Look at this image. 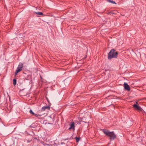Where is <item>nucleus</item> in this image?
Wrapping results in <instances>:
<instances>
[{"label": "nucleus", "instance_id": "f257e3e1", "mask_svg": "<svg viewBox=\"0 0 146 146\" xmlns=\"http://www.w3.org/2000/svg\"><path fill=\"white\" fill-rule=\"evenodd\" d=\"M118 54V52L114 49L111 50L108 54V58L110 59L112 58H117Z\"/></svg>", "mask_w": 146, "mask_h": 146}, {"label": "nucleus", "instance_id": "f03ea898", "mask_svg": "<svg viewBox=\"0 0 146 146\" xmlns=\"http://www.w3.org/2000/svg\"><path fill=\"white\" fill-rule=\"evenodd\" d=\"M103 132L105 134L110 137L111 140H113L116 138V135L113 132H111L109 131L104 129L103 130Z\"/></svg>", "mask_w": 146, "mask_h": 146}, {"label": "nucleus", "instance_id": "7ed1b4c3", "mask_svg": "<svg viewBox=\"0 0 146 146\" xmlns=\"http://www.w3.org/2000/svg\"><path fill=\"white\" fill-rule=\"evenodd\" d=\"M23 68V65L22 63H20L19 64L17 69L15 72V74L17 75L18 73L22 70Z\"/></svg>", "mask_w": 146, "mask_h": 146}, {"label": "nucleus", "instance_id": "20e7f679", "mask_svg": "<svg viewBox=\"0 0 146 146\" xmlns=\"http://www.w3.org/2000/svg\"><path fill=\"white\" fill-rule=\"evenodd\" d=\"M134 108L137 110L139 111H142V109L141 107L139 105H137L136 104H134L133 105Z\"/></svg>", "mask_w": 146, "mask_h": 146}, {"label": "nucleus", "instance_id": "39448f33", "mask_svg": "<svg viewBox=\"0 0 146 146\" xmlns=\"http://www.w3.org/2000/svg\"><path fill=\"white\" fill-rule=\"evenodd\" d=\"M70 125V127L69 128V130H70L72 129L74 130L75 129L74 123V122L71 123Z\"/></svg>", "mask_w": 146, "mask_h": 146}, {"label": "nucleus", "instance_id": "423d86ee", "mask_svg": "<svg viewBox=\"0 0 146 146\" xmlns=\"http://www.w3.org/2000/svg\"><path fill=\"white\" fill-rule=\"evenodd\" d=\"M124 86L125 89L128 91L130 90V88L129 86L126 83H124Z\"/></svg>", "mask_w": 146, "mask_h": 146}, {"label": "nucleus", "instance_id": "0eeeda50", "mask_svg": "<svg viewBox=\"0 0 146 146\" xmlns=\"http://www.w3.org/2000/svg\"><path fill=\"white\" fill-rule=\"evenodd\" d=\"M50 108V107L49 106H44L42 108V111H44L46 109L47 110H49Z\"/></svg>", "mask_w": 146, "mask_h": 146}, {"label": "nucleus", "instance_id": "6e6552de", "mask_svg": "<svg viewBox=\"0 0 146 146\" xmlns=\"http://www.w3.org/2000/svg\"><path fill=\"white\" fill-rule=\"evenodd\" d=\"M29 112L30 113L33 115H34L36 117H38V116L36 114H34V113H33V112L31 110H30L29 111Z\"/></svg>", "mask_w": 146, "mask_h": 146}, {"label": "nucleus", "instance_id": "1a4fd4ad", "mask_svg": "<svg viewBox=\"0 0 146 146\" xmlns=\"http://www.w3.org/2000/svg\"><path fill=\"white\" fill-rule=\"evenodd\" d=\"M108 2H110L113 4H116L115 3L114 1H112L111 0H107Z\"/></svg>", "mask_w": 146, "mask_h": 146}, {"label": "nucleus", "instance_id": "9d476101", "mask_svg": "<svg viewBox=\"0 0 146 146\" xmlns=\"http://www.w3.org/2000/svg\"><path fill=\"white\" fill-rule=\"evenodd\" d=\"M36 13L37 14L40 15H42L43 14L42 13V12H36Z\"/></svg>", "mask_w": 146, "mask_h": 146}, {"label": "nucleus", "instance_id": "9b49d317", "mask_svg": "<svg viewBox=\"0 0 146 146\" xmlns=\"http://www.w3.org/2000/svg\"><path fill=\"white\" fill-rule=\"evenodd\" d=\"M13 84L14 86H15L16 84V80L15 79H13Z\"/></svg>", "mask_w": 146, "mask_h": 146}, {"label": "nucleus", "instance_id": "f8f14e48", "mask_svg": "<svg viewBox=\"0 0 146 146\" xmlns=\"http://www.w3.org/2000/svg\"><path fill=\"white\" fill-rule=\"evenodd\" d=\"M76 140L77 142H78L80 140L79 138L78 137H76Z\"/></svg>", "mask_w": 146, "mask_h": 146}, {"label": "nucleus", "instance_id": "ddd939ff", "mask_svg": "<svg viewBox=\"0 0 146 146\" xmlns=\"http://www.w3.org/2000/svg\"><path fill=\"white\" fill-rule=\"evenodd\" d=\"M109 13L110 14H113V13H112L111 12Z\"/></svg>", "mask_w": 146, "mask_h": 146}]
</instances>
